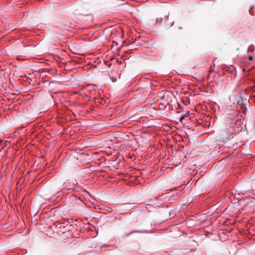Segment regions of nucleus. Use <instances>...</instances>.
Wrapping results in <instances>:
<instances>
[{"label":"nucleus","instance_id":"f257e3e1","mask_svg":"<svg viewBox=\"0 0 255 255\" xmlns=\"http://www.w3.org/2000/svg\"><path fill=\"white\" fill-rule=\"evenodd\" d=\"M189 115V112L186 111L185 112V113L184 114V115L180 118L179 121L180 122H182L183 120L184 119V118L185 117H187Z\"/></svg>","mask_w":255,"mask_h":255},{"label":"nucleus","instance_id":"20e7f679","mask_svg":"<svg viewBox=\"0 0 255 255\" xmlns=\"http://www.w3.org/2000/svg\"><path fill=\"white\" fill-rule=\"evenodd\" d=\"M253 8H254V7H253V6H252V7H251L250 9H249V11H250V12H251V10L252 9H253Z\"/></svg>","mask_w":255,"mask_h":255},{"label":"nucleus","instance_id":"f03ea898","mask_svg":"<svg viewBox=\"0 0 255 255\" xmlns=\"http://www.w3.org/2000/svg\"><path fill=\"white\" fill-rule=\"evenodd\" d=\"M248 50V51L253 52L255 50V47L253 45H250Z\"/></svg>","mask_w":255,"mask_h":255},{"label":"nucleus","instance_id":"7ed1b4c3","mask_svg":"<svg viewBox=\"0 0 255 255\" xmlns=\"http://www.w3.org/2000/svg\"><path fill=\"white\" fill-rule=\"evenodd\" d=\"M249 59L250 60H251H251H253V57H252V56H250L249 57Z\"/></svg>","mask_w":255,"mask_h":255},{"label":"nucleus","instance_id":"39448f33","mask_svg":"<svg viewBox=\"0 0 255 255\" xmlns=\"http://www.w3.org/2000/svg\"><path fill=\"white\" fill-rule=\"evenodd\" d=\"M136 232H138V231H132L130 234L133 233H136Z\"/></svg>","mask_w":255,"mask_h":255}]
</instances>
